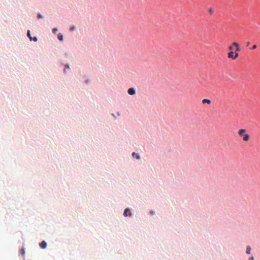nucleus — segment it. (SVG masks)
<instances>
[{"instance_id":"39448f33","label":"nucleus","mask_w":260,"mask_h":260,"mask_svg":"<svg viewBox=\"0 0 260 260\" xmlns=\"http://www.w3.org/2000/svg\"><path fill=\"white\" fill-rule=\"evenodd\" d=\"M127 93L128 94L131 95H133L136 94V89L134 87H131L128 89L127 90Z\"/></svg>"},{"instance_id":"423d86ee","label":"nucleus","mask_w":260,"mask_h":260,"mask_svg":"<svg viewBox=\"0 0 260 260\" xmlns=\"http://www.w3.org/2000/svg\"><path fill=\"white\" fill-rule=\"evenodd\" d=\"M39 246L42 249H45L47 246V242L43 240L39 243Z\"/></svg>"},{"instance_id":"f03ea898","label":"nucleus","mask_w":260,"mask_h":260,"mask_svg":"<svg viewBox=\"0 0 260 260\" xmlns=\"http://www.w3.org/2000/svg\"><path fill=\"white\" fill-rule=\"evenodd\" d=\"M230 49L231 50L228 53V57L230 58H232L233 59H235L238 57V53L237 52H236L235 55H234V52L233 51V46H231L230 47Z\"/></svg>"},{"instance_id":"4468645a","label":"nucleus","mask_w":260,"mask_h":260,"mask_svg":"<svg viewBox=\"0 0 260 260\" xmlns=\"http://www.w3.org/2000/svg\"><path fill=\"white\" fill-rule=\"evenodd\" d=\"M25 253V248L24 247H22L20 251V254L22 255L23 256H24Z\"/></svg>"},{"instance_id":"f3484780","label":"nucleus","mask_w":260,"mask_h":260,"mask_svg":"<svg viewBox=\"0 0 260 260\" xmlns=\"http://www.w3.org/2000/svg\"><path fill=\"white\" fill-rule=\"evenodd\" d=\"M58 31V28L57 27H54L52 29V31L53 34H56Z\"/></svg>"},{"instance_id":"aec40b11","label":"nucleus","mask_w":260,"mask_h":260,"mask_svg":"<svg viewBox=\"0 0 260 260\" xmlns=\"http://www.w3.org/2000/svg\"><path fill=\"white\" fill-rule=\"evenodd\" d=\"M213 12H214V11H213V10L212 9H210V10H209V13H210V14L211 15V14H212L213 13Z\"/></svg>"},{"instance_id":"b1692460","label":"nucleus","mask_w":260,"mask_h":260,"mask_svg":"<svg viewBox=\"0 0 260 260\" xmlns=\"http://www.w3.org/2000/svg\"><path fill=\"white\" fill-rule=\"evenodd\" d=\"M117 114L119 116V115H120V112H118L117 113Z\"/></svg>"},{"instance_id":"0eeeda50","label":"nucleus","mask_w":260,"mask_h":260,"mask_svg":"<svg viewBox=\"0 0 260 260\" xmlns=\"http://www.w3.org/2000/svg\"><path fill=\"white\" fill-rule=\"evenodd\" d=\"M132 156L133 158H136L137 160H139L141 159V156L140 154L135 152L132 153Z\"/></svg>"},{"instance_id":"dca6fc26","label":"nucleus","mask_w":260,"mask_h":260,"mask_svg":"<svg viewBox=\"0 0 260 260\" xmlns=\"http://www.w3.org/2000/svg\"><path fill=\"white\" fill-rule=\"evenodd\" d=\"M76 29V27L75 25H72L70 28V31H73Z\"/></svg>"},{"instance_id":"7ed1b4c3","label":"nucleus","mask_w":260,"mask_h":260,"mask_svg":"<svg viewBox=\"0 0 260 260\" xmlns=\"http://www.w3.org/2000/svg\"><path fill=\"white\" fill-rule=\"evenodd\" d=\"M26 35H27V37L29 38V40L30 41H34L35 42L38 41V38H37V37L35 36V37H31V32H30V30L28 29V30H27Z\"/></svg>"},{"instance_id":"412c9836","label":"nucleus","mask_w":260,"mask_h":260,"mask_svg":"<svg viewBox=\"0 0 260 260\" xmlns=\"http://www.w3.org/2000/svg\"><path fill=\"white\" fill-rule=\"evenodd\" d=\"M254 257H253V256H251L249 257V259H248V260H254Z\"/></svg>"},{"instance_id":"9b49d317","label":"nucleus","mask_w":260,"mask_h":260,"mask_svg":"<svg viewBox=\"0 0 260 260\" xmlns=\"http://www.w3.org/2000/svg\"><path fill=\"white\" fill-rule=\"evenodd\" d=\"M57 39L60 42H63V35L61 33H60V32L58 34V35H57Z\"/></svg>"},{"instance_id":"f8f14e48","label":"nucleus","mask_w":260,"mask_h":260,"mask_svg":"<svg viewBox=\"0 0 260 260\" xmlns=\"http://www.w3.org/2000/svg\"><path fill=\"white\" fill-rule=\"evenodd\" d=\"M211 101L209 100V99H204L202 100V103L203 104H210L211 103Z\"/></svg>"},{"instance_id":"6e6552de","label":"nucleus","mask_w":260,"mask_h":260,"mask_svg":"<svg viewBox=\"0 0 260 260\" xmlns=\"http://www.w3.org/2000/svg\"><path fill=\"white\" fill-rule=\"evenodd\" d=\"M242 138L244 141H248L250 138V135L248 134H245Z\"/></svg>"},{"instance_id":"5701e85b","label":"nucleus","mask_w":260,"mask_h":260,"mask_svg":"<svg viewBox=\"0 0 260 260\" xmlns=\"http://www.w3.org/2000/svg\"><path fill=\"white\" fill-rule=\"evenodd\" d=\"M112 115H113V116L114 117V118L115 119H116V117L115 116V115L114 114H112Z\"/></svg>"},{"instance_id":"a211bd4d","label":"nucleus","mask_w":260,"mask_h":260,"mask_svg":"<svg viewBox=\"0 0 260 260\" xmlns=\"http://www.w3.org/2000/svg\"><path fill=\"white\" fill-rule=\"evenodd\" d=\"M155 213V212L154 210H151L150 211H149V214L150 215H154Z\"/></svg>"},{"instance_id":"ddd939ff","label":"nucleus","mask_w":260,"mask_h":260,"mask_svg":"<svg viewBox=\"0 0 260 260\" xmlns=\"http://www.w3.org/2000/svg\"><path fill=\"white\" fill-rule=\"evenodd\" d=\"M251 248L250 246H247L246 249V253L247 254H250L251 253Z\"/></svg>"},{"instance_id":"2eb2a0df","label":"nucleus","mask_w":260,"mask_h":260,"mask_svg":"<svg viewBox=\"0 0 260 260\" xmlns=\"http://www.w3.org/2000/svg\"><path fill=\"white\" fill-rule=\"evenodd\" d=\"M44 18V16L41 14L40 13H38L37 14V19H43Z\"/></svg>"},{"instance_id":"20e7f679","label":"nucleus","mask_w":260,"mask_h":260,"mask_svg":"<svg viewBox=\"0 0 260 260\" xmlns=\"http://www.w3.org/2000/svg\"><path fill=\"white\" fill-rule=\"evenodd\" d=\"M64 68L63 69V74L66 75L68 72L71 70L70 64L68 63H66L63 64Z\"/></svg>"},{"instance_id":"6ab92c4d","label":"nucleus","mask_w":260,"mask_h":260,"mask_svg":"<svg viewBox=\"0 0 260 260\" xmlns=\"http://www.w3.org/2000/svg\"><path fill=\"white\" fill-rule=\"evenodd\" d=\"M90 82V80L89 79H86L85 81H84V83L85 84H89V83Z\"/></svg>"},{"instance_id":"4be33fe9","label":"nucleus","mask_w":260,"mask_h":260,"mask_svg":"<svg viewBox=\"0 0 260 260\" xmlns=\"http://www.w3.org/2000/svg\"><path fill=\"white\" fill-rule=\"evenodd\" d=\"M256 47H257V46H256V45H254L252 46V49H255Z\"/></svg>"},{"instance_id":"f257e3e1","label":"nucleus","mask_w":260,"mask_h":260,"mask_svg":"<svg viewBox=\"0 0 260 260\" xmlns=\"http://www.w3.org/2000/svg\"><path fill=\"white\" fill-rule=\"evenodd\" d=\"M123 215L125 217L132 218L133 216L132 209L129 207L126 208L123 211Z\"/></svg>"},{"instance_id":"1a4fd4ad","label":"nucleus","mask_w":260,"mask_h":260,"mask_svg":"<svg viewBox=\"0 0 260 260\" xmlns=\"http://www.w3.org/2000/svg\"><path fill=\"white\" fill-rule=\"evenodd\" d=\"M233 47L235 46L236 48V52H237L240 51V45L238 43H235L233 44Z\"/></svg>"},{"instance_id":"9d476101","label":"nucleus","mask_w":260,"mask_h":260,"mask_svg":"<svg viewBox=\"0 0 260 260\" xmlns=\"http://www.w3.org/2000/svg\"><path fill=\"white\" fill-rule=\"evenodd\" d=\"M245 129H243V128H241L239 130V135L242 137L243 135H244L246 133H245Z\"/></svg>"}]
</instances>
